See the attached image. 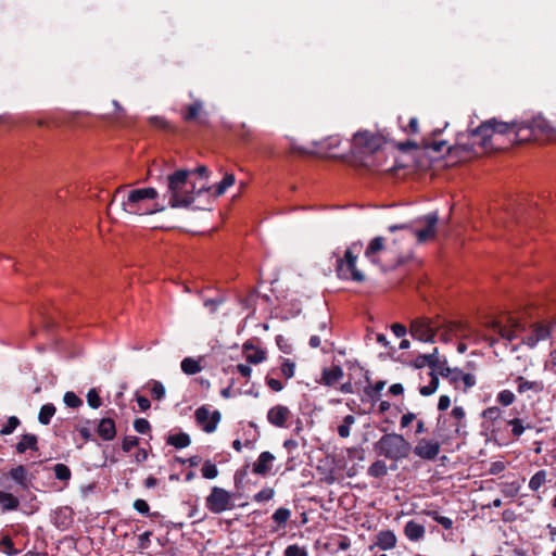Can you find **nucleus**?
I'll return each mask as SVG.
<instances>
[{
    "instance_id": "c9c22d12",
    "label": "nucleus",
    "mask_w": 556,
    "mask_h": 556,
    "mask_svg": "<svg viewBox=\"0 0 556 556\" xmlns=\"http://www.w3.org/2000/svg\"><path fill=\"white\" fill-rule=\"evenodd\" d=\"M291 517V510L285 507L278 508L271 516L278 528L285 527Z\"/></svg>"
},
{
    "instance_id": "c03bdc74",
    "label": "nucleus",
    "mask_w": 556,
    "mask_h": 556,
    "mask_svg": "<svg viewBox=\"0 0 556 556\" xmlns=\"http://www.w3.org/2000/svg\"><path fill=\"white\" fill-rule=\"evenodd\" d=\"M0 549L9 556L18 554V551L14 547L13 541L9 536H4L0 540Z\"/></svg>"
},
{
    "instance_id": "c756f323",
    "label": "nucleus",
    "mask_w": 556,
    "mask_h": 556,
    "mask_svg": "<svg viewBox=\"0 0 556 556\" xmlns=\"http://www.w3.org/2000/svg\"><path fill=\"white\" fill-rule=\"evenodd\" d=\"M190 437L185 432L170 434L167 439V443L169 445L175 446L176 448L187 447L190 444Z\"/></svg>"
},
{
    "instance_id": "4468645a",
    "label": "nucleus",
    "mask_w": 556,
    "mask_h": 556,
    "mask_svg": "<svg viewBox=\"0 0 556 556\" xmlns=\"http://www.w3.org/2000/svg\"><path fill=\"white\" fill-rule=\"evenodd\" d=\"M551 337V329L546 325L534 324L530 332L522 339V343L533 349L539 342L545 341Z\"/></svg>"
},
{
    "instance_id": "f03ea898",
    "label": "nucleus",
    "mask_w": 556,
    "mask_h": 556,
    "mask_svg": "<svg viewBox=\"0 0 556 556\" xmlns=\"http://www.w3.org/2000/svg\"><path fill=\"white\" fill-rule=\"evenodd\" d=\"M159 192L155 188L146 187L130 189L128 185H122L114 191L109 210L119 207L125 214L151 215L164 210L157 202Z\"/></svg>"
},
{
    "instance_id": "a19ab883",
    "label": "nucleus",
    "mask_w": 556,
    "mask_h": 556,
    "mask_svg": "<svg viewBox=\"0 0 556 556\" xmlns=\"http://www.w3.org/2000/svg\"><path fill=\"white\" fill-rule=\"evenodd\" d=\"M280 371L286 379L292 378L295 372V363L289 358H285L281 363Z\"/></svg>"
},
{
    "instance_id": "20e7f679",
    "label": "nucleus",
    "mask_w": 556,
    "mask_h": 556,
    "mask_svg": "<svg viewBox=\"0 0 556 556\" xmlns=\"http://www.w3.org/2000/svg\"><path fill=\"white\" fill-rule=\"evenodd\" d=\"M466 412L462 406H454L450 414L441 415L438 418L435 437L441 443H446L455 438L467 434Z\"/></svg>"
},
{
    "instance_id": "0e129e2a",
    "label": "nucleus",
    "mask_w": 556,
    "mask_h": 556,
    "mask_svg": "<svg viewBox=\"0 0 556 556\" xmlns=\"http://www.w3.org/2000/svg\"><path fill=\"white\" fill-rule=\"evenodd\" d=\"M392 332L397 337V338H402L406 334V327L401 325V324H393L392 327Z\"/></svg>"
},
{
    "instance_id": "412c9836",
    "label": "nucleus",
    "mask_w": 556,
    "mask_h": 556,
    "mask_svg": "<svg viewBox=\"0 0 556 556\" xmlns=\"http://www.w3.org/2000/svg\"><path fill=\"white\" fill-rule=\"evenodd\" d=\"M397 539L393 531L391 530H382L378 532L376 536V545L382 549L388 551L392 549L396 546Z\"/></svg>"
},
{
    "instance_id": "f8f14e48",
    "label": "nucleus",
    "mask_w": 556,
    "mask_h": 556,
    "mask_svg": "<svg viewBox=\"0 0 556 556\" xmlns=\"http://www.w3.org/2000/svg\"><path fill=\"white\" fill-rule=\"evenodd\" d=\"M292 413L289 407L281 404L270 407L267 412L268 422L277 428H287Z\"/></svg>"
},
{
    "instance_id": "37998d69",
    "label": "nucleus",
    "mask_w": 556,
    "mask_h": 556,
    "mask_svg": "<svg viewBox=\"0 0 556 556\" xmlns=\"http://www.w3.org/2000/svg\"><path fill=\"white\" fill-rule=\"evenodd\" d=\"M516 400L515 394L510 390H502L496 396V401L503 406L511 405Z\"/></svg>"
},
{
    "instance_id": "09e8293b",
    "label": "nucleus",
    "mask_w": 556,
    "mask_h": 556,
    "mask_svg": "<svg viewBox=\"0 0 556 556\" xmlns=\"http://www.w3.org/2000/svg\"><path fill=\"white\" fill-rule=\"evenodd\" d=\"M64 404L71 408H77L83 405V401L72 391H67L63 397Z\"/></svg>"
},
{
    "instance_id": "69168bd1",
    "label": "nucleus",
    "mask_w": 556,
    "mask_h": 556,
    "mask_svg": "<svg viewBox=\"0 0 556 556\" xmlns=\"http://www.w3.org/2000/svg\"><path fill=\"white\" fill-rule=\"evenodd\" d=\"M237 370L244 378H250L251 372H252L251 367L249 365H244V364L237 365Z\"/></svg>"
},
{
    "instance_id": "9b49d317",
    "label": "nucleus",
    "mask_w": 556,
    "mask_h": 556,
    "mask_svg": "<svg viewBox=\"0 0 556 556\" xmlns=\"http://www.w3.org/2000/svg\"><path fill=\"white\" fill-rule=\"evenodd\" d=\"M381 144V138L369 131H359L353 137V147L364 152H374Z\"/></svg>"
},
{
    "instance_id": "f3484780",
    "label": "nucleus",
    "mask_w": 556,
    "mask_h": 556,
    "mask_svg": "<svg viewBox=\"0 0 556 556\" xmlns=\"http://www.w3.org/2000/svg\"><path fill=\"white\" fill-rule=\"evenodd\" d=\"M275 459V456L270 452H262L253 464L252 471L260 476L269 475Z\"/></svg>"
},
{
    "instance_id": "5701e85b",
    "label": "nucleus",
    "mask_w": 556,
    "mask_h": 556,
    "mask_svg": "<svg viewBox=\"0 0 556 556\" xmlns=\"http://www.w3.org/2000/svg\"><path fill=\"white\" fill-rule=\"evenodd\" d=\"M97 432L99 437L105 441L113 440L116 435V427L114 420L111 418L101 419L98 425Z\"/></svg>"
},
{
    "instance_id": "ddd939ff",
    "label": "nucleus",
    "mask_w": 556,
    "mask_h": 556,
    "mask_svg": "<svg viewBox=\"0 0 556 556\" xmlns=\"http://www.w3.org/2000/svg\"><path fill=\"white\" fill-rule=\"evenodd\" d=\"M440 442L429 439H421L414 448L416 456L422 459H434L440 453Z\"/></svg>"
},
{
    "instance_id": "79ce46f5",
    "label": "nucleus",
    "mask_w": 556,
    "mask_h": 556,
    "mask_svg": "<svg viewBox=\"0 0 556 556\" xmlns=\"http://www.w3.org/2000/svg\"><path fill=\"white\" fill-rule=\"evenodd\" d=\"M368 473L371 477H382L387 473V465L382 460H377L368 468Z\"/></svg>"
},
{
    "instance_id": "e433bc0d",
    "label": "nucleus",
    "mask_w": 556,
    "mask_h": 556,
    "mask_svg": "<svg viewBox=\"0 0 556 556\" xmlns=\"http://www.w3.org/2000/svg\"><path fill=\"white\" fill-rule=\"evenodd\" d=\"M55 414V407L53 404H46L40 408L38 419L42 425H49L51 418Z\"/></svg>"
},
{
    "instance_id": "bb28decb",
    "label": "nucleus",
    "mask_w": 556,
    "mask_h": 556,
    "mask_svg": "<svg viewBox=\"0 0 556 556\" xmlns=\"http://www.w3.org/2000/svg\"><path fill=\"white\" fill-rule=\"evenodd\" d=\"M37 437L35 434H24L16 444V451L20 454L25 453L27 450L37 451Z\"/></svg>"
},
{
    "instance_id": "9d476101",
    "label": "nucleus",
    "mask_w": 556,
    "mask_h": 556,
    "mask_svg": "<svg viewBox=\"0 0 556 556\" xmlns=\"http://www.w3.org/2000/svg\"><path fill=\"white\" fill-rule=\"evenodd\" d=\"M194 417L197 424L207 433L214 432L220 420V414L218 410L211 412L205 406L199 407L194 413Z\"/></svg>"
},
{
    "instance_id": "338daca9",
    "label": "nucleus",
    "mask_w": 556,
    "mask_h": 556,
    "mask_svg": "<svg viewBox=\"0 0 556 556\" xmlns=\"http://www.w3.org/2000/svg\"><path fill=\"white\" fill-rule=\"evenodd\" d=\"M137 404H138L139 408L143 412L149 409L151 406L150 401L147 397L141 396V395L137 396Z\"/></svg>"
},
{
    "instance_id": "603ef678",
    "label": "nucleus",
    "mask_w": 556,
    "mask_h": 556,
    "mask_svg": "<svg viewBox=\"0 0 556 556\" xmlns=\"http://www.w3.org/2000/svg\"><path fill=\"white\" fill-rule=\"evenodd\" d=\"M501 409L496 406L488 407L482 412V417L486 420H496L501 417Z\"/></svg>"
},
{
    "instance_id": "774afa93",
    "label": "nucleus",
    "mask_w": 556,
    "mask_h": 556,
    "mask_svg": "<svg viewBox=\"0 0 556 556\" xmlns=\"http://www.w3.org/2000/svg\"><path fill=\"white\" fill-rule=\"evenodd\" d=\"M403 392H404V387L401 383H394V384L390 386V388H389V393L394 396L401 395V394H403Z\"/></svg>"
},
{
    "instance_id": "de8ad7c7",
    "label": "nucleus",
    "mask_w": 556,
    "mask_h": 556,
    "mask_svg": "<svg viewBox=\"0 0 556 556\" xmlns=\"http://www.w3.org/2000/svg\"><path fill=\"white\" fill-rule=\"evenodd\" d=\"M274 495L275 491L273 488H264L253 496V500L256 503H264L270 501Z\"/></svg>"
},
{
    "instance_id": "39448f33",
    "label": "nucleus",
    "mask_w": 556,
    "mask_h": 556,
    "mask_svg": "<svg viewBox=\"0 0 556 556\" xmlns=\"http://www.w3.org/2000/svg\"><path fill=\"white\" fill-rule=\"evenodd\" d=\"M453 331V326L450 325L443 328L440 320H433L427 317H418L410 324V336L421 342H433L434 337L439 333L442 341L450 340L448 332Z\"/></svg>"
},
{
    "instance_id": "4c0bfd02",
    "label": "nucleus",
    "mask_w": 556,
    "mask_h": 556,
    "mask_svg": "<svg viewBox=\"0 0 556 556\" xmlns=\"http://www.w3.org/2000/svg\"><path fill=\"white\" fill-rule=\"evenodd\" d=\"M508 425L511 427V434L515 438H519L523 434L526 429L530 428V425H525L523 420L520 418H514L508 421Z\"/></svg>"
},
{
    "instance_id": "f704fd0d",
    "label": "nucleus",
    "mask_w": 556,
    "mask_h": 556,
    "mask_svg": "<svg viewBox=\"0 0 556 556\" xmlns=\"http://www.w3.org/2000/svg\"><path fill=\"white\" fill-rule=\"evenodd\" d=\"M453 369L454 368H451L447 365V361L445 358L441 359L438 357V363L433 366L431 371L442 376L443 378L450 379L451 375L453 374Z\"/></svg>"
},
{
    "instance_id": "a18cd8bd",
    "label": "nucleus",
    "mask_w": 556,
    "mask_h": 556,
    "mask_svg": "<svg viewBox=\"0 0 556 556\" xmlns=\"http://www.w3.org/2000/svg\"><path fill=\"white\" fill-rule=\"evenodd\" d=\"M285 556H308L306 547L298 544L288 545L283 552Z\"/></svg>"
},
{
    "instance_id": "cd10ccee",
    "label": "nucleus",
    "mask_w": 556,
    "mask_h": 556,
    "mask_svg": "<svg viewBox=\"0 0 556 556\" xmlns=\"http://www.w3.org/2000/svg\"><path fill=\"white\" fill-rule=\"evenodd\" d=\"M0 505L4 511L16 510L20 506V501L12 493L0 490Z\"/></svg>"
},
{
    "instance_id": "393cba45",
    "label": "nucleus",
    "mask_w": 556,
    "mask_h": 556,
    "mask_svg": "<svg viewBox=\"0 0 556 556\" xmlns=\"http://www.w3.org/2000/svg\"><path fill=\"white\" fill-rule=\"evenodd\" d=\"M492 328L496 331L503 339L508 341H513L517 338V331L519 329V325L513 324L510 326H503L497 321L492 323Z\"/></svg>"
},
{
    "instance_id": "0eeeda50",
    "label": "nucleus",
    "mask_w": 556,
    "mask_h": 556,
    "mask_svg": "<svg viewBox=\"0 0 556 556\" xmlns=\"http://www.w3.org/2000/svg\"><path fill=\"white\" fill-rule=\"evenodd\" d=\"M376 448L380 455L387 458L399 460L408 455L410 445L403 435L389 433L380 438Z\"/></svg>"
},
{
    "instance_id": "423d86ee",
    "label": "nucleus",
    "mask_w": 556,
    "mask_h": 556,
    "mask_svg": "<svg viewBox=\"0 0 556 556\" xmlns=\"http://www.w3.org/2000/svg\"><path fill=\"white\" fill-rule=\"evenodd\" d=\"M362 251V244L355 242L344 250L343 254L334 253L337 256L336 271L340 279L362 282L364 274L356 268V261Z\"/></svg>"
},
{
    "instance_id": "864d4df0",
    "label": "nucleus",
    "mask_w": 556,
    "mask_h": 556,
    "mask_svg": "<svg viewBox=\"0 0 556 556\" xmlns=\"http://www.w3.org/2000/svg\"><path fill=\"white\" fill-rule=\"evenodd\" d=\"M139 440L135 435H127L123 439L122 448L124 452H130L135 446H137Z\"/></svg>"
},
{
    "instance_id": "2f4dec72",
    "label": "nucleus",
    "mask_w": 556,
    "mask_h": 556,
    "mask_svg": "<svg viewBox=\"0 0 556 556\" xmlns=\"http://www.w3.org/2000/svg\"><path fill=\"white\" fill-rule=\"evenodd\" d=\"M150 394L154 400L162 401L165 397L166 390L164 384L159 380H150L148 382Z\"/></svg>"
},
{
    "instance_id": "680f3d73",
    "label": "nucleus",
    "mask_w": 556,
    "mask_h": 556,
    "mask_svg": "<svg viewBox=\"0 0 556 556\" xmlns=\"http://www.w3.org/2000/svg\"><path fill=\"white\" fill-rule=\"evenodd\" d=\"M416 419V414L414 413H406L401 417L400 425L402 428H406L409 426L410 422H413Z\"/></svg>"
},
{
    "instance_id": "2eb2a0df",
    "label": "nucleus",
    "mask_w": 556,
    "mask_h": 556,
    "mask_svg": "<svg viewBox=\"0 0 556 556\" xmlns=\"http://www.w3.org/2000/svg\"><path fill=\"white\" fill-rule=\"evenodd\" d=\"M515 383L519 394H540L544 391L545 388L542 380H528L523 376L516 377Z\"/></svg>"
},
{
    "instance_id": "052dcab7",
    "label": "nucleus",
    "mask_w": 556,
    "mask_h": 556,
    "mask_svg": "<svg viewBox=\"0 0 556 556\" xmlns=\"http://www.w3.org/2000/svg\"><path fill=\"white\" fill-rule=\"evenodd\" d=\"M266 383L269 387V389H271L275 392H279L283 389L282 382L275 378H267Z\"/></svg>"
},
{
    "instance_id": "6e6d98bb",
    "label": "nucleus",
    "mask_w": 556,
    "mask_h": 556,
    "mask_svg": "<svg viewBox=\"0 0 556 556\" xmlns=\"http://www.w3.org/2000/svg\"><path fill=\"white\" fill-rule=\"evenodd\" d=\"M201 109H202V104L200 102L192 103L188 108V111H187V113L185 115V119L186 121L194 119L198 116V114L201 111Z\"/></svg>"
},
{
    "instance_id": "a211bd4d",
    "label": "nucleus",
    "mask_w": 556,
    "mask_h": 556,
    "mask_svg": "<svg viewBox=\"0 0 556 556\" xmlns=\"http://www.w3.org/2000/svg\"><path fill=\"white\" fill-rule=\"evenodd\" d=\"M448 381L455 386V388H460V383L463 384V391L466 392L470 388L476 384V377L472 374L464 372L458 368L453 369V374L451 375Z\"/></svg>"
},
{
    "instance_id": "dca6fc26",
    "label": "nucleus",
    "mask_w": 556,
    "mask_h": 556,
    "mask_svg": "<svg viewBox=\"0 0 556 556\" xmlns=\"http://www.w3.org/2000/svg\"><path fill=\"white\" fill-rule=\"evenodd\" d=\"M242 353L245 361L254 365L263 363L267 357L266 351L256 346L251 341L243 344Z\"/></svg>"
},
{
    "instance_id": "3c124183",
    "label": "nucleus",
    "mask_w": 556,
    "mask_h": 556,
    "mask_svg": "<svg viewBox=\"0 0 556 556\" xmlns=\"http://www.w3.org/2000/svg\"><path fill=\"white\" fill-rule=\"evenodd\" d=\"M87 402L88 405L92 408H98L101 406L102 402L96 389L89 390L87 394Z\"/></svg>"
},
{
    "instance_id": "ea45409f",
    "label": "nucleus",
    "mask_w": 556,
    "mask_h": 556,
    "mask_svg": "<svg viewBox=\"0 0 556 556\" xmlns=\"http://www.w3.org/2000/svg\"><path fill=\"white\" fill-rule=\"evenodd\" d=\"M201 473L205 479H214L218 476V469L211 460H206L201 468Z\"/></svg>"
},
{
    "instance_id": "7ed1b4c3",
    "label": "nucleus",
    "mask_w": 556,
    "mask_h": 556,
    "mask_svg": "<svg viewBox=\"0 0 556 556\" xmlns=\"http://www.w3.org/2000/svg\"><path fill=\"white\" fill-rule=\"evenodd\" d=\"M193 172L178 169L168 176L167 197L170 207H188L195 195L205 191V182L198 184L192 179Z\"/></svg>"
},
{
    "instance_id": "c85d7f7f",
    "label": "nucleus",
    "mask_w": 556,
    "mask_h": 556,
    "mask_svg": "<svg viewBox=\"0 0 556 556\" xmlns=\"http://www.w3.org/2000/svg\"><path fill=\"white\" fill-rule=\"evenodd\" d=\"M429 383L426 386H421L419 388V393L422 396L432 395L439 388V378L438 375L433 371L428 372Z\"/></svg>"
},
{
    "instance_id": "6e6552de",
    "label": "nucleus",
    "mask_w": 556,
    "mask_h": 556,
    "mask_svg": "<svg viewBox=\"0 0 556 556\" xmlns=\"http://www.w3.org/2000/svg\"><path fill=\"white\" fill-rule=\"evenodd\" d=\"M233 494L220 486H213L205 497V507L215 515L235 508Z\"/></svg>"
},
{
    "instance_id": "f257e3e1",
    "label": "nucleus",
    "mask_w": 556,
    "mask_h": 556,
    "mask_svg": "<svg viewBox=\"0 0 556 556\" xmlns=\"http://www.w3.org/2000/svg\"><path fill=\"white\" fill-rule=\"evenodd\" d=\"M507 136L509 143L545 141L556 139V128L543 116H535L531 122L505 123L492 118L483 122L468 135V142L458 141L448 152H464V159L479 155L501 148V137Z\"/></svg>"
},
{
    "instance_id": "6ab92c4d",
    "label": "nucleus",
    "mask_w": 556,
    "mask_h": 556,
    "mask_svg": "<svg viewBox=\"0 0 556 556\" xmlns=\"http://www.w3.org/2000/svg\"><path fill=\"white\" fill-rule=\"evenodd\" d=\"M386 252L382 237L374 238L366 248L365 256L372 263H380V255Z\"/></svg>"
},
{
    "instance_id": "aec40b11",
    "label": "nucleus",
    "mask_w": 556,
    "mask_h": 556,
    "mask_svg": "<svg viewBox=\"0 0 556 556\" xmlns=\"http://www.w3.org/2000/svg\"><path fill=\"white\" fill-rule=\"evenodd\" d=\"M403 533L408 541L419 542L426 535V528L415 520H409L404 526Z\"/></svg>"
},
{
    "instance_id": "4d7b16f0",
    "label": "nucleus",
    "mask_w": 556,
    "mask_h": 556,
    "mask_svg": "<svg viewBox=\"0 0 556 556\" xmlns=\"http://www.w3.org/2000/svg\"><path fill=\"white\" fill-rule=\"evenodd\" d=\"M193 174H192V178L198 175L200 176V178L202 179L201 182H205V185L207 184V178H208V169L206 166H199L197 167L195 169L192 170ZM205 191H211V188H207L205 186Z\"/></svg>"
},
{
    "instance_id": "1a4fd4ad",
    "label": "nucleus",
    "mask_w": 556,
    "mask_h": 556,
    "mask_svg": "<svg viewBox=\"0 0 556 556\" xmlns=\"http://www.w3.org/2000/svg\"><path fill=\"white\" fill-rule=\"evenodd\" d=\"M438 219L439 218L437 213H430L415 222L420 226L418 229H413V233L416 236L419 243L434 239L437 233Z\"/></svg>"
},
{
    "instance_id": "a878e982",
    "label": "nucleus",
    "mask_w": 556,
    "mask_h": 556,
    "mask_svg": "<svg viewBox=\"0 0 556 556\" xmlns=\"http://www.w3.org/2000/svg\"><path fill=\"white\" fill-rule=\"evenodd\" d=\"M438 357H439L438 349L434 348L432 353L422 354V355L417 356L414 361V366L416 368H422L425 366H429L432 369L433 366L437 365V363H438Z\"/></svg>"
},
{
    "instance_id": "13d9d810",
    "label": "nucleus",
    "mask_w": 556,
    "mask_h": 556,
    "mask_svg": "<svg viewBox=\"0 0 556 556\" xmlns=\"http://www.w3.org/2000/svg\"><path fill=\"white\" fill-rule=\"evenodd\" d=\"M134 428L139 433H147L150 430V424L144 418H138L134 421Z\"/></svg>"
},
{
    "instance_id": "5fc2aeb1",
    "label": "nucleus",
    "mask_w": 556,
    "mask_h": 556,
    "mask_svg": "<svg viewBox=\"0 0 556 556\" xmlns=\"http://www.w3.org/2000/svg\"><path fill=\"white\" fill-rule=\"evenodd\" d=\"M384 386H386V382L380 380V381H377L372 387L366 389L365 392L371 399H376V397H378L380 392L383 390Z\"/></svg>"
},
{
    "instance_id": "4be33fe9",
    "label": "nucleus",
    "mask_w": 556,
    "mask_h": 556,
    "mask_svg": "<svg viewBox=\"0 0 556 556\" xmlns=\"http://www.w3.org/2000/svg\"><path fill=\"white\" fill-rule=\"evenodd\" d=\"M343 377V370L340 366L334 365L323 369L321 378L319 382L325 386H332L333 383L341 380Z\"/></svg>"
},
{
    "instance_id": "58836bf2",
    "label": "nucleus",
    "mask_w": 556,
    "mask_h": 556,
    "mask_svg": "<svg viewBox=\"0 0 556 556\" xmlns=\"http://www.w3.org/2000/svg\"><path fill=\"white\" fill-rule=\"evenodd\" d=\"M427 516L431 517L434 521L441 525L445 530H450L453 527V520L448 517L441 516L437 510H429L426 513Z\"/></svg>"
},
{
    "instance_id": "72a5a7b5",
    "label": "nucleus",
    "mask_w": 556,
    "mask_h": 556,
    "mask_svg": "<svg viewBox=\"0 0 556 556\" xmlns=\"http://www.w3.org/2000/svg\"><path fill=\"white\" fill-rule=\"evenodd\" d=\"M547 473L545 470L536 471L529 481V489L533 492H536L545 482H546Z\"/></svg>"
},
{
    "instance_id": "473e14b6",
    "label": "nucleus",
    "mask_w": 556,
    "mask_h": 556,
    "mask_svg": "<svg viewBox=\"0 0 556 556\" xmlns=\"http://www.w3.org/2000/svg\"><path fill=\"white\" fill-rule=\"evenodd\" d=\"M236 179L232 174H226L220 182H218L214 189V195L220 197L223 195L227 189L233 186Z\"/></svg>"
},
{
    "instance_id": "7c9ffc66",
    "label": "nucleus",
    "mask_w": 556,
    "mask_h": 556,
    "mask_svg": "<svg viewBox=\"0 0 556 556\" xmlns=\"http://www.w3.org/2000/svg\"><path fill=\"white\" fill-rule=\"evenodd\" d=\"M10 477L22 488H27V470L24 466L18 465L10 470Z\"/></svg>"
},
{
    "instance_id": "e2e57ef3",
    "label": "nucleus",
    "mask_w": 556,
    "mask_h": 556,
    "mask_svg": "<svg viewBox=\"0 0 556 556\" xmlns=\"http://www.w3.org/2000/svg\"><path fill=\"white\" fill-rule=\"evenodd\" d=\"M451 405V399L448 395H441L438 402V409L441 412L446 410Z\"/></svg>"
},
{
    "instance_id": "bf43d9fd",
    "label": "nucleus",
    "mask_w": 556,
    "mask_h": 556,
    "mask_svg": "<svg viewBox=\"0 0 556 556\" xmlns=\"http://www.w3.org/2000/svg\"><path fill=\"white\" fill-rule=\"evenodd\" d=\"M134 508L142 515H148L150 510L149 504L141 498H138L134 502Z\"/></svg>"
},
{
    "instance_id": "b1692460",
    "label": "nucleus",
    "mask_w": 556,
    "mask_h": 556,
    "mask_svg": "<svg viewBox=\"0 0 556 556\" xmlns=\"http://www.w3.org/2000/svg\"><path fill=\"white\" fill-rule=\"evenodd\" d=\"M203 357H185L180 363V368L184 374L192 376L199 374L203 369Z\"/></svg>"
},
{
    "instance_id": "49530a36",
    "label": "nucleus",
    "mask_w": 556,
    "mask_h": 556,
    "mask_svg": "<svg viewBox=\"0 0 556 556\" xmlns=\"http://www.w3.org/2000/svg\"><path fill=\"white\" fill-rule=\"evenodd\" d=\"M54 470V475L56 477V479L59 480H62V481H67L71 479V470L70 468L64 465V464H56L53 468Z\"/></svg>"
},
{
    "instance_id": "8fccbe9b",
    "label": "nucleus",
    "mask_w": 556,
    "mask_h": 556,
    "mask_svg": "<svg viewBox=\"0 0 556 556\" xmlns=\"http://www.w3.org/2000/svg\"><path fill=\"white\" fill-rule=\"evenodd\" d=\"M20 425V420L17 417L12 416L8 419L7 424L1 429V434L7 435L11 434Z\"/></svg>"
}]
</instances>
